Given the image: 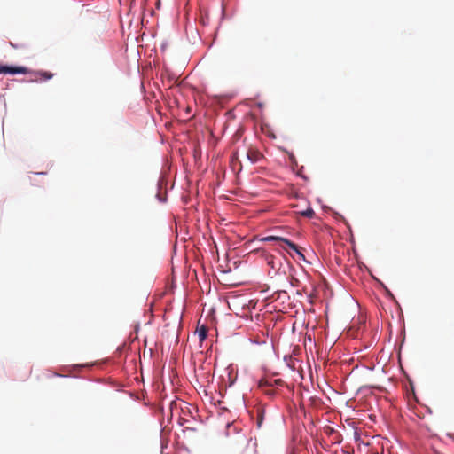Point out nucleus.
<instances>
[{
	"mask_svg": "<svg viewBox=\"0 0 454 454\" xmlns=\"http://www.w3.org/2000/svg\"><path fill=\"white\" fill-rule=\"evenodd\" d=\"M286 367L290 371V377L294 381H297L302 378L301 361L292 356H286Z\"/></svg>",
	"mask_w": 454,
	"mask_h": 454,
	"instance_id": "f257e3e1",
	"label": "nucleus"
},
{
	"mask_svg": "<svg viewBox=\"0 0 454 454\" xmlns=\"http://www.w3.org/2000/svg\"><path fill=\"white\" fill-rule=\"evenodd\" d=\"M301 250V247L286 239V253H287L294 260L297 262L305 261V257Z\"/></svg>",
	"mask_w": 454,
	"mask_h": 454,
	"instance_id": "f03ea898",
	"label": "nucleus"
},
{
	"mask_svg": "<svg viewBox=\"0 0 454 454\" xmlns=\"http://www.w3.org/2000/svg\"><path fill=\"white\" fill-rule=\"evenodd\" d=\"M274 385L281 386L282 385V380L281 379H273L272 377H267L264 379H262L259 383L258 387L265 391L268 395H272L273 392L270 389H266L267 387H273Z\"/></svg>",
	"mask_w": 454,
	"mask_h": 454,
	"instance_id": "7ed1b4c3",
	"label": "nucleus"
},
{
	"mask_svg": "<svg viewBox=\"0 0 454 454\" xmlns=\"http://www.w3.org/2000/svg\"><path fill=\"white\" fill-rule=\"evenodd\" d=\"M27 73H29V71L25 67H9V66H3L0 64V74H27Z\"/></svg>",
	"mask_w": 454,
	"mask_h": 454,
	"instance_id": "20e7f679",
	"label": "nucleus"
},
{
	"mask_svg": "<svg viewBox=\"0 0 454 454\" xmlns=\"http://www.w3.org/2000/svg\"><path fill=\"white\" fill-rule=\"evenodd\" d=\"M243 153H245L247 158L253 163L259 161L262 157V153L252 145H249L248 147L245 148L243 150Z\"/></svg>",
	"mask_w": 454,
	"mask_h": 454,
	"instance_id": "39448f33",
	"label": "nucleus"
},
{
	"mask_svg": "<svg viewBox=\"0 0 454 454\" xmlns=\"http://www.w3.org/2000/svg\"><path fill=\"white\" fill-rule=\"evenodd\" d=\"M262 240L270 242L274 241L277 243L276 251L281 255V249L284 247V238L278 236H267L262 239Z\"/></svg>",
	"mask_w": 454,
	"mask_h": 454,
	"instance_id": "423d86ee",
	"label": "nucleus"
},
{
	"mask_svg": "<svg viewBox=\"0 0 454 454\" xmlns=\"http://www.w3.org/2000/svg\"><path fill=\"white\" fill-rule=\"evenodd\" d=\"M268 264L274 270V273L277 274V273H278V271L280 270V269L282 267L281 258H276L274 256H271L268 260Z\"/></svg>",
	"mask_w": 454,
	"mask_h": 454,
	"instance_id": "0eeeda50",
	"label": "nucleus"
},
{
	"mask_svg": "<svg viewBox=\"0 0 454 454\" xmlns=\"http://www.w3.org/2000/svg\"><path fill=\"white\" fill-rule=\"evenodd\" d=\"M288 306L290 308V310H287V309L286 308V314L289 315L290 319L288 320V323L292 324L293 331H294L295 322L294 321L291 322V321H293V317H294V314H297L299 309H295L294 312L292 311V309H296L298 304L291 302V303H289ZM299 306H301V303H299Z\"/></svg>",
	"mask_w": 454,
	"mask_h": 454,
	"instance_id": "6e6552de",
	"label": "nucleus"
},
{
	"mask_svg": "<svg viewBox=\"0 0 454 454\" xmlns=\"http://www.w3.org/2000/svg\"><path fill=\"white\" fill-rule=\"evenodd\" d=\"M294 213L309 218L313 217V215H315L314 210L309 206H307L305 209H295L294 210Z\"/></svg>",
	"mask_w": 454,
	"mask_h": 454,
	"instance_id": "1a4fd4ad",
	"label": "nucleus"
},
{
	"mask_svg": "<svg viewBox=\"0 0 454 454\" xmlns=\"http://www.w3.org/2000/svg\"><path fill=\"white\" fill-rule=\"evenodd\" d=\"M196 333L199 337L200 342H203L207 336V328L204 325L196 330Z\"/></svg>",
	"mask_w": 454,
	"mask_h": 454,
	"instance_id": "9d476101",
	"label": "nucleus"
},
{
	"mask_svg": "<svg viewBox=\"0 0 454 454\" xmlns=\"http://www.w3.org/2000/svg\"><path fill=\"white\" fill-rule=\"evenodd\" d=\"M36 75L40 76L42 80H49L53 77V74L47 71H39L36 73Z\"/></svg>",
	"mask_w": 454,
	"mask_h": 454,
	"instance_id": "9b49d317",
	"label": "nucleus"
},
{
	"mask_svg": "<svg viewBox=\"0 0 454 454\" xmlns=\"http://www.w3.org/2000/svg\"><path fill=\"white\" fill-rule=\"evenodd\" d=\"M298 450H299V447H298V446L294 445V446H292V447H291V452H290V454H297V451H298Z\"/></svg>",
	"mask_w": 454,
	"mask_h": 454,
	"instance_id": "f8f14e48",
	"label": "nucleus"
},
{
	"mask_svg": "<svg viewBox=\"0 0 454 454\" xmlns=\"http://www.w3.org/2000/svg\"><path fill=\"white\" fill-rule=\"evenodd\" d=\"M287 207H291V208H296V207H298V206H297V205H295V204H294V203H292V202L288 203V204H287Z\"/></svg>",
	"mask_w": 454,
	"mask_h": 454,
	"instance_id": "ddd939ff",
	"label": "nucleus"
},
{
	"mask_svg": "<svg viewBox=\"0 0 454 454\" xmlns=\"http://www.w3.org/2000/svg\"><path fill=\"white\" fill-rule=\"evenodd\" d=\"M300 351H301V348H298V347H295L294 349V355H296Z\"/></svg>",
	"mask_w": 454,
	"mask_h": 454,
	"instance_id": "4468645a",
	"label": "nucleus"
},
{
	"mask_svg": "<svg viewBox=\"0 0 454 454\" xmlns=\"http://www.w3.org/2000/svg\"><path fill=\"white\" fill-rule=\"evenodd\" d=\"M296 440H297V436L295 435V436H294V438H293L294 444L295 443Z\"/></svg>",
	"mask_w": 454,
	"mask_h": 454,
	"instance_id": "2eb2a0df",
	"label": "nucleus"
},
{
	"mask_svg": "<svg viewBox=\"0 0 454 454\" xmlns=\"http://www.w3.org/2000/svg\"><path fill=\"white\" fill-rule=\"evenodd\" d=\"M296 294L301 295V293L299 290L296 291Z\"/></svg>",
	"mask_w": 454,
	"mask_h": 454,
	"instance_id": "dca6fc26",
	"label": "nucleus"
}]
</instances>
